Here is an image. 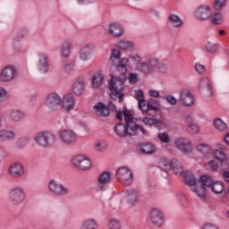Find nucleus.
Instances as JSON below:
<instances>
[{
  "label": "nucleus",
  "instance_id": "393cba45",
  "mask_svg": "<svg viewBox=\"0 0 229 229\" xmlns=\"http://www.w3.org/2000/svg\"><path fill=\"white\" fill-rule=\"evenodd\" d=\"M61 104L65 110H72L74 108V97L71 94H67L61 100Z\"/></svg>",
  "mask_w": 229,
  "mask_h": 229
},
{
  "label": "nucleus",
  "instance_id": "8fccbe9b",
  "mask_svg": "<svg viewBox=\"0 0 229 229\" xmlns=\"http://www.w3.org/2000/svg\"><path fill=\"white\" fill-rule=\"evenodd\" d=\"M120 58H121V50L117 48L112 49L111 56H110V60L111 62H113L112 64H114V62H115V60H119Z\"/></svg>",
  "mask_w": 229,
  "mask_h": 229
},
{
  "label": "nucleus",
  "instance_id": "680f3d73",
  "mask_svg": "<svg viewBox=\"0 0 229 229\" xmlns=\"http://www.w3.org/2000/svg\"><path fill=\"white\" fill-rule=\"evenodd\" d=\"M195 70L197 71V72H199V74H203L206 71V68H205V65L199 64V63H197L195 64Z\"/></svg>",
  "mask_w": 229,
  "mask_h": 229
},
{
  "label": "nucleus",
  "instance_id": "20e7f679",
  "mask_svg": "<svg viewBox=\"0 0 229 229\" xmlns=\"http://www.w3.org/2000/svg\"><path fill=\"white\" fill-rule=\"evenodd\" d=\"M123 117L127 129V135L135 136L139 135L140 131L143 135H148V131L144 127L137 124V119L131 115L129 111H123Z\"/></svg>",
  "mask_w": 229,
  "mask_h": 229
},
{
  "label": "nucleus",
  "instance_id": "1a4fd4ad",
  "mask_svg": "<svg viewBox=\"0 0 229 229\" xmlns=\"http://www.w3.org/2000/svg\"><path fill=\"white\" fill-rule=\"evenodd\" d=\"M78 136L72 130L65 129L59 132V140L64 146H72L76 144Z\"/></svg>",
  "mask_w": 229,
  "mask_h": 229
},
{
  "label": "nucleus",
  "instance_id": "412c9836",
  "mask_svg": "<svg viewBox=\"0 0 229 229\" xmlns=\"http://www.w3.org/2000/svg\"><path fill=\"white\" fill-rule=\"evenodd\" d=\"M72 92L74 96H81L85 92V79L79 77L72 86Z\"/></svg>",
  "mask_w": 229,
  "mask_h": 229
},
{
  "label": "nucleus",
  "instance_id": "72a5a7b5",
  "mask_svg": "<svg viewBox=\"0 0 229 229\" xmlns=\"http://www.w3.org/2000/svg\"><path fill=\"white\" fill-rule=\"evenodd\" d=\"M140 151L145 155H153V153L157 152V147L152 143H145L141 146Z\"/></svg>",
  "mask_w": 229,
  "mask_h": 229
},
{
  "label": "nucleus",
  "instance_id": "69168bd1",
  "mask_svg": "<svg viewBox=\"0 0 229 229\" xmlns=\"http://www.w3.org/2000/svg\"><path fill=\"white\" fill-rule=\"evenodd\" d=\"M202 229H219V226H217L214 224H206L203 225Z\"/></svg>",
  "mask_w": 229,
  "mask_h": 229
},
{
  "label": "nucleus",
  "instance_id": "dca6fc26",
  "mask_svg": "<svg viewBox=\"0 0 229 229\" xmlns=\"http://www.w3.org/2000/svg\"><path fill=\"white\" fill-rule=\"evenodd\" d=\"M9 174L13 178H22L26 174V169L22 164L15 162L9 166Z\"/></svg>",
  "mask_w": 229,
  "mask_h": 229
},
{
  "label": "nucleus",
  "instance_id": "ddd939ff",
  "mask_svg": "<svg viewBox=\"0 0 229 229\" xmlns=\"http://www.w3.org/2000/svg\"><path fill=\"white\" fill-rule=\"evenodd\" d=\"M174 145L181 151L184 154L192 153L194 151V146H192V141L187 138H177L174 140Z\"/></svg>",
  "mask_w": 229,
  "mask_h": 229
},
{
  "label": "nucleus",
  "instance_id": "bb28decb",
  "mask_svg": "<svg viewBox=\"0 0 229 229\" xmlns=\"http://www.w3.org/2000/svg\"><path fill=\"white\" fill-rule=\"evenodd\" d=\"M168 22L173 28H182V26H183V20L174 13L169 15Z\"/></svg>",
  "mask_w": 229,
  "mask_h": 229
},
{
  "label": "nucleus",
  "instance_id": "c9c22d12",
  "mask_svg": "<svg viewBox=\"0 0 229 229\" xmlns=\"http://www.w3.org/2000/svg\"><path fill=\"white\" fill-rule=\"evenodd\" d=\"M196 149L201 155H212L213 153L212 147L203 143L197 145Z\"/></svg>",
  "mask_w": 229,
  "mask_h": 229
},
{
  "label": "nucleus",
  "instance_id": "4be33fe9",
  "mask_svg": "<svg viewBox=\"0 0 229 229\" xmlns=\"http://www.w3.org/2000/svg\"><path fill=\"white\" fill-rule=\"evenodd\" d=\"M94 114L98 117H108L110 111L105 104L98 102L93 106Z\"/></svg>",
  "mask_w": 229,
  "mask_h": 229
},
{
  "label": "nucleus",
  "instance_id": "4468645a",
  "mask_svg": "<svg viewBox=\"0 0 229 229\" xmlns=\"http://www.w3.org/2000/svg\"><path fill=\"white\" fill-rule=\"evenodd\" d=\"M37 67L43 74L49 72V55L47 54L42 52L38 54Z\"/></svg>",
  "mask_w": 229,
  "mask_h": 229
},
{
  "label": "nucleus",
  "instance_id": "338daca9",
  "mask_svg": "<svg viewBox=\"0 0 229 229\" xmlns=\"http://www.w3.org/2000/svg\"><path fill=\"white\" fill-rule=\"evenodd\" d=\"M148 94L151 98H160V93L157 90H149Z\"/></svg>",
  "mask_w": 229,
  "mask_h": 229
},
{
  "label": "nucleus",
  "instance_id": "5fc2aeb1",
  "mask_svg": "<svg viewBox=\"0 0 229 229\" xmlns=\"http://www.w3.org/2000/svg\"><path fill=\"white\" fill-rule=\"evenodd\" d=\"M163 99H165V101L168 103V105H171V106H175L176 103H178V100H176V98L173 95H166L163 97Z\"/></svg>",
  "mask_w": 229,
  "mask_h": 229
},
{
  "label": "nucleus",
  "instance_id": "f3484780",
  "mask_svg": "<svg viewBox=\"0 0 229 229\" xmlns=\"http://www.w3.org/2000/svg\"><path fill=\"white\" fill-rule=\"evenodd\" d=\"M95 49L96 47L92 44L84 45L79 52V60H81V62H89Z\"/></svg>",
  "mask_w": 229,
  "mask_h": 229
},
{
  "label": "nucleus",
  "instance_id": "2f4dec72",
  "mask_svg": "<svg viewBox=\"0 0 229 229\" xmlns=\"http://www.w3.org/2000/svg\"><path fill=\"white\" fill-rule=\"evenodd\" d=\"M103 80H105V75H103L102 72H98L93 75L92 78V86L94 89H98L103 83Z\"/></svg>",
  "mask_w": 229,
  "mask_h": 229
},
{
  "label": "nucleus",
  "instance_id": "2eb2a0df",
  "mask_svg": "<svg viewBox=\"0 0 229 229\" xmlns=\"http://www.w3.org/2000/svg\"><path fill=\"white\" fill-rule=\"evenodd\" d=\"M199 92L203 98H212L214 92L212 91V84L208 78H202L199 85Z\"/></svg>",
  "mask_w": 229,
  "mask_h": 229
},
{
  "label": "nucleus",
  "instance_id": "c03bdc74",
  "mask_svg": "<svg viewBox=\"0 0 229 229\" xmlns=\"http://www.w3.org/2000/svg\"><path fill=\"white\" fill-rule=\"evenodd\" d=\"M210 21L212 24H223V13H215L210 16Z\"/></svg>",
  "mask_w": 229,
  "mask_h": 229
},
{
  "label": "nucleus",
  "instance_id": "7ed1b4c3",
  "mask_svg": "<svg viewBox=\"0 0 229 229\" xmlns=\"http://www.w3.org/2000/svg\"><path fill=\"white\" fill-rule=\"evenodd\" d=\"M34 142L38 148H53L56 145L57 139L55 133L48 131H41L34 137Z\"/></svg>",
  "mask_w": 229,
  "mask_h": 229
},
{
  "label": "nucleus",
  "instance_id": "9d476101",
  "mask_svg": "<svg viewBox=\"0 0 229 229\" xmlns=\"http://www.w3.org/2000/svg\"><path fill=\"white\" fill-rule=\"evenodd\" d=\"M9 199L13 205H22L26 199V191L21 187H16L10 191Z\"/></svg>",
  "mask_w": 229,
  "mask_h": 229
},
{
  "label": "nucleus",
  "instance_id": "aec40b11",
  "mask_svg": "<svg viewBox=\"0 0 229 229\" xmlns=\"http://www.w3.org/2000/svg\"><path fill=\"white\" fill-rule=\"evenodd\" d=\"M107 32L111 37H114V38H119V37H123V33H124V29L123 28V25L119 23H111L108 26Z\"/></svg>",
  "mask_w": 229,
  "mask_h": 229
},
{
  "label": "nucleus",
  "instance_id": "774afa93",
  "mask_svg": "<svg viewBox=\"0 0 229 229\" xmlns=\"http://www.w3.org/2000/svg\"><path fill=\"white\" fill-rule=\"evenodd\" d=\"M223 178L225 182H227V183H229V172L228 171H225L223 173Z\"/></svg>",
  "mask_w": 229,
  "mask_h": 229
},
{
  "label": "nucleus",
  "instance_id": "0e129e2a",
  "mask_svg": "<svg viewBox=\"0 0 229 229\" xmlns=\"http://www.w3.org/2000/svg\"><path fill=\"white\" fill-rule=\"evenodd\" d=\"M78 4H92L96 0H77Z\"/></svg>",
  "mask_w": 229,
  "mask_h": 229
},
{
  "label": "nucleus",
  "instance_id": "79ce46f5",
  "mask_svg": "<svg viewBox=\"0 0 229 229\" xmlns=\"http://www.w3.org/2000/svg\"><path fill=\"white\" fill-rule=\"evenodd\" d=\"M116 47L123 49V51H128V49H133V43L126 40L119 41L116 44Z\"/></svg>",
  "mask_w": 229,
  "mask_h": 229
},
{
  "label": "nucleus",
  "instance_id": "a19ab883",
  "mask_svg": "<svg viewBox=\"0 0 229 229\" xmlns=\"http://www.w3.org/2000/svg\"><path fill=\"white\" fill-rule=\"evenodd\" d=\"M200 185L202 187H212V184L214 183V180L212 179L211 176L208 175H202L199 179Z\"/></svg>",
  "mask_w": 229,
  "mask_h": 229
},
{
  "label": "nucleus",
  "instance_id": "a878e982",
  "mask_svg": "<svg viewBox=\"0 0 229 229\" xmlns=\"http://www.w3.org/2000/svg\"><path fill=\"white\" fill-rule=\"evenodd\" d=\"M72 46V43L69 39H65L61 44V55L64 56V58H69L71 56V47Z\"/></svg>",
  "mask_w": 229,
  "mask_h": 229
},
{
  "label": "nucleus",
  "instance_id": "13d9d810",
  "mask_svg": "<svg viewBox=\"0 0 229 229\" xmlns=\"http://www.w3.org/2000/svg\"><path fill=\"white\" fill-rule=\"evenodd\" d=\"M27 37H28V29L26 28L20 29L16 35V38L18 40L21 38H26Z\"/></svg>",
  "mask_w": 229,
  "mask_h": 229
},
{
  "label": "nucleus",
  "instance_id": "e433bc0d",
  "mask_svg": "<svg viewBox=\"0 0 229 229\" xmlns=\"http://www.w3.org/2000/svg\"><path fill=\"white\" fill-rule=\"evenodd\" d=\"M211 191L214 194H221L225 191V183L223 182H213V184L210 186Z\"/></svg>",
  "mask_w": 229,
  "mask_h": 229
},
{
  "label": "nucleus",
  "instance_id": "39448f33",
  "mask_svg": "<svg viewBox=\"0 0 229 229\" xmlns=\"http://www.w3.org/2000/svg\"><path fill=\"white\" fill-rule=\"evenodd\" d=\"M47 190L50 194L58 198H65V196L71 194V188L56 179H52L48 182Z\"/></svg>",
  "mask_w": 229,
  "mask_h": 229
},
{
  "label": "nucleus",
  "instance_id": "bf43d9fd",
  "mask_svg": "<svg viewBox=\"0 0 229 229\" xmlns=\"http://www.w3.org/2000/svg\"><path fill=\"white\" fill-rule=\"evenodd\" d=\"M6 99H8V91H6V89L0 87V103H4Z\"/></svg>",
  "mask_w": 229,
  "mask_h": 229
},
{
  "label": "nucleus",
  "instance_id": "3c124183",
  "mask_svg": "<svg viewBox=\"0 0 229 229\" xmlns=\"http://www.w3.org/2000/svg\"><path fill=\"white\" fill-rule=\"evenodd\" d=\"M107 226L109 229H121V222L115 218L109 220Z\"/></svg>",
  "mask_w": 229,
  "mask_h": 229
},
{
  "label": "nucleus",
  "instance_id": "cd10ccee",
  "mask_svg": "<svg viewBox=\"0 0 229 229\" xmlns=\"http://www.w3.org/2000/svg\"><path fill=\"white\" fill-rule=\"evenodd\" d=\"M181 175L183 176L184 183L185 185H188V187L196 185V177L194 176V174L191 172H183Z\"/></svg>",
  "mask_w": 229,
  "mask_h": 229
},
{
  "label": "nucleus",
  "instance_id": "9b49d317",
  "mask_svg": "<svg viewBox=\"0 0 229 229\" xmlns=\"http://www.w3.org/2000/svg\"><path fill=\"white\" fill-rule=\"evenodd\" d=\"M17 77V68L13 65L5 66L0 72V81L10 83Z\"/></svg>",
  "mask_w": 229,
  "mask_h": 229
},
{
  "label": "nucleus",
  "instance_id": "423d86ee",
  "mask_svg": "<svg viewBox=\"0 0 229 229\" xmlns=\"http://www.w3.org/2000/svg\"><path fill=\"white\" fill-rule=\"evenodd\" d=\"M62 105V97L56 92L48 93L45 98V106L49 112H56Z\"/></svg>",
  "mask_w": 229,
  "mask_h": 229
},
{
  "label": "nucleus",
  "instance_id": "e2e57ef3",
  "mask_svg": "<svg viewBox=\"0 0 229 229\" xmlns=\"http://www.w3.org/2000/svg\"><path fill=\"white\" fill-rule=\"evenodd\" d=\"M208 165L210 167L211 171H217L219 169V165L216 160H211L208 163Z\"/></svg>",
  "mask_w": 229,
  "mask_h": 229
},
{
  "label": "nucleus",
  "instance_id": "b1692460",
  "mask_svg": "<svg viewBox=\"0 0 229 229\" xmlns=\"http://www.w3.org/2000/svg\"><path fill=\"white\" fill-rule=\"evenodd\" d=\"M125 199L129 205H135L139 201V191L130 189L125 191Z\"/></svg>",
  "mask_w": 229,
  "mask_h": 229
},
{
  "label": "nucleus",
  "instance_id": "4d7b16f0",
  "mask_svg": "<svg viewBox=\"0 0 229 229\" xmlns=\"http://www.w3.org/2000/svg\"><path fill=\"white\" fill-rule=\"evenodd\" d=\"M106 141L103 140H98L95 143V148L97 149V151H105V149H106Z\"/></svg>",
  "mask_w": 229,
  "mask_h": 229
},
{
  "label": "nucleus",
  "instance_id": "09e8293b",
  "mask_svg": "<svg viewBox=\"0 0 229 229\" xmlns=\"http://www.w3.org/2000/svg\"><path fill=\"white\" fill-rule=\"evenodd\" d=\"M213 156H214V158H216V160H218V162L225 160V158L228 157L226 156L225 153L223 152V150H219V149L215 150L213 152Z\"/></svg>",
  "mask_w": 229,
  "mask_h": 229
},
{
  "label": "nucleus",
  "instance_id": "f03ea898",
  "mask_svg": "<svg viewBox=\"0 0 229 229\" xmlns=\"http://www.w3.org/2000/svg\"><path fill=\"white\" fill-rule=\"evenodd\" d=\"M134 98L138 101V106L141 110L142 114H148V115L155 116V114L158 112V101L155 99H149L148 102L144 100V91L142 89L134 90Z\"/></svg>",
  "mask_w": 229,
  "mask_h": 229
},
{
  "label": "nucleus",
  "instance_id": "de8ad7c7",
  "mask_svg": "<svg viewBox=\"0 0 229 229\" xmlns=\"http://www.w3.org/2000/svg\"><path fill=\"white\" fill-rule=\"evenodd\" d=\"M187 131L191 135H196V133L199 132V127L196 125V123L191 122L187 126Z\"/></svg>",
  "mask_w": 229,
  "mask_h": 229
},
{
  "label": "nucleus",
  "instance_id": "6e6552de",
  "mask_svg": "<svg viewBox=\"0 0 229 229\" xmlns=\"http://www.w3.org/2000/svg\"><path fill=\"white\" fill-rule=\"evenodd\" d=\"M72 164L81 171H89L92 167V161L85 155H77L72 158Z\"/></svg>",
  "mask_w": 229,
  "mask_h": 229
},
{
  "label": "nucleus",
  "instance_id": "473e14b6",
  "mask_svg": "<svg viewBox=\"0 0 229 229\" xmlns=\"http://www.w3.org/2000/svg\"><path fill=\"white\" fill-rule=\"evenodd\" d=\"M24 119V113H22L21 110H13L10 114V120L13 123H21Z\"/></svg>",
  "mask_w": 229,
  "mask_h": 229
},
{
  "label": "nucleus",
  "instance_id": "603ef678",
  "mask_svg": "<svg viewBox=\"0 0 229 229\" xmlns=\"http://www.w3.org/2000/svg\"><path fill=\"white\" fill-rule=\"evenodd\" d=\"M128 81L130 85H135L136 83H139V73L137 72H131L128 76Z\"/></svg>",
  "mask_w": 229,
  "mask_h": 229
},
{
  "label": "nucleus",
  "instance_id": "f8f14e48",
  "mask_svg": "<svg viewBox=\"0 0 229 229\" xmlns=\"http://www.w3.org/2000/svg\"><path fill=\"white\" fill-rule=\"evenodd\" d=\"M194 15L198 21H208L212 17V7L208 4H201L195 9Z\"/></svg>",
  "mask_w": 229,
  "mask_h": 229
},
{
  "label": "nucleus",
  "instance_id": "6ab92c4d",
  "mask_svg": "<svg viewBox=\"0 0 229 229\" xmlns=\"http://www.w3.org/2000/svg\"><path fill=\"white\" fill-rule=\"evenodd\" d=\"M180 102L184 106H192L194 105V96L191 93V90L185 89L181 91Z\"/></svg>",
  "mask_w": 229,
  "mask_h": 229
},
{
  "label": "nucleus",
  "instance_id": "c85d7f7f",
  "mask_svg": "<svg viewBox=\"0 0 229 229\" xmlns=\"http://www.w3.org/2000/svg\"><path fill=\"white\" fill-rule=\"evenodd\" d=\"M15 138V132L10 130H1L0 131V142H8Z\"/></svg>",
  "mask_w": 229,
  "mask_h": 229
},
{
  "label": "nucleus",
  "instance_id": "37998d69",
  "mask_svg": "<svg viewBox=\"0 0 229 229\" xmlns=\"http://www.w3.org/2000/svg\"><path fill=\"white\" fill-rule=\"evenodd\" d=\"M107 108L109 112L110 110H112L113 112H116L115 114L116 119H118V121H123V115H124V114L121 111H117V107L115 106L114 102H109L107 105Z\"/></svg>",
  "mask_w": 229,
  "mask_h": 229
},
{
  "label": "nucleus",
  "instance_id": "6e6d98bb",
  "mask_svg": "<svg viewBox=\"0 0 229 229\" xmlns=\"http://www.w3.org/2000/svg\"><path fill=\"white\" fill-rule=\"evenodd\" d=\"M143 123L147 126H153V124H158L159 121L155 118L145 117V118H143Z\"/></svg>",
  "mask_w": 229,
  "mask_h": 229
},
{
  "label": "nucleus",
  "instance_id": "4c0bfd02",
  "mask_svg": "<svg viewBox=\"0 0 229 229\" xmlns=\"http://www.w3.org/2000/svg\"><path fill=\"white\" fill-rule=\"evenodd\" d=\"M98 228V222L96 219H87L84 220L81 229H97Z\"/></svg>",
  "mask_w": 229,
  "mask_h": 229
},
{
  "label": "nucleus",
  "instance_id": "a211bd4d",
  "mask_svg": "<svg viewBox=\"0 0 229 229\" xmlns=\"http://www.w3.org/2000/svg\"><path fill=\"white\" fill-rule=\"evenodd\" d=\"M150 221L154 226L160 228L164 225V214L158 208H153L150 211Z\"/></svg>",
  "mask_w": 229,
  "mask_h": 229
},
{
  "label": "nucleus",
  "instance_id": "58836bf2",
  "mask_svg": "<svg viewBox=\"0 0 229 229\" xmlns=\"http://www.w3.org/2000/svg\"><path fill=\"white\" fill-rule=\"evenodd\" d=\"M171 164H172V160H169L165 157H161L158 162L159 167L161 169H164V171L171 170Z\"/></svg>",
  "mask_w": 229,
  "mask_h": 229
},
{
  "label": "nucleus",
  "instance_id": "a18cd8bd",
  "mask_svg": "<svg viewBox=\"0 0 229 229\" xmlns=\"http://www.w3.org/2000/svg\"><path fill=\"white\" fill-rule=\"evenodd\" d=\"M225 6H226V0H215L213 3V8L216 12H221Z\"/></svg>",
  "mask_w": 229,
  "mask_h": 229
},
{
  "label": "nucleus",
  "instance_id": "f257e3e1",
  "mask_svg": "<svg viewBox=\"0 0 229 229\" xmlns=\"http://www.w3.org/2000/svg\"><path fill=\"white\" fill-rule=\"evenodd\" d=\"M132 64L136 65L135 71L145 74V76L153 74L156 69L164 74L167 72L168 69L167 64L157 57H148L147 61H142V56L135 54L123 58L117 64V71H119L121 75L118 77L113 76L109 82L111 98H117L119 103H123V89L124 87V81H126V75L124 74L128 72L127 67H131Z\"/></svg>",
  "mask_w": 229,
  "mask_h": 229
},
{
  "label": "nucleus",
  "instance_id": "49530a36",
  "mask_svg": "<svg viewBox=\"0 0 229 229\" xmlns=\"http://www.w3.org/2000/svg\"><path fill=\"white\" fill-rule=\"evenodd\" d=\"M157 138L162 144H169V142H171V136H169V133L167 132H160L157 135Z\"/></svg>",
  "mask_w": 229,
  "mask_h": 229
},
{
  "label": "nucleus",
  "instance_id": "052dcab7",
  "mask_svg": "<svg viewBox=\"0 0 229 229\" xmlns=\"http://www.w3.org/2000/svg\"><path fill=\"white\" fill-rule=\"evenodd\" d=\"M221 162V169H223V171H226L227 169H229V158L228 156L226 157H225Z\"/></svg>",
  "mask_w": 229,
  "mask_h": 229
},
{
  "label": "nucleus",
  "instance_id": "f704fd0d",
  "mask_svg": "<svg viewBox=\"0 0 229 229\" xmlns=\"http://www.w3.org/2000/svg\"><path fill=\"white\" fill-rule=\"evenodd\" d=\"M114 131L118 137H126L128 135L126 125L124 123H119L114 127Z\"/></svg>",
  "mask_w": 229,
  "mask_h": 229
},
{
  "label": "nucleus",
  "instance_id": "864d4df0",
  "mask_svg": "<svg viewBox=\"0 0 229 229\" xmlns=\"http://www.w3.org/2000/svg\"><path fill=\"white\" fill-rule=\"evenodd\" d=\"M217 49H219V46H217V44H213V43L206 44V50L208 53H211L212 55H214V53H216Z\"/></svg>",
  "mask_w": 229,
  "mask_h": 229
},
{
  "label": "nucleus",
  "instance_id": "0eeeda50",
  "mask_svg": "<svg viewBox=\"0 0 229 229\" xmlns=\"http://www.w3.org/2000/svg\"><path fill=\"white\" fill-rule=\"evenodd\" d=\"M116 178L123 185H131L133 183V172L127 166H121L116 171Z\"/></svg>",
  "mask_w": 229,
  "mask_h": 229
},
{
  "label": "nucleus",
  "instance_id": "c756f323",
  "mask_svg": "<svg viewBox=\"0 0 229 229\" xmlns=\"http://www.w3.org/2000/svg\"><path fill=\"white\" fill-rule=\"evenodd\" d=\"M171 169L174 171V174L179 176L183 174V165L182 162L176 158L172 159Z\"/></svg>",
  "mask_w": 229,
  "mask_h": 229
},
{
  "label": "nucleus",
  "instance_id": "ea45409f",
  "mask_svg": "<svg viewBox=\"0 0 229 229\" xmlns=\"http://www.w3.org/2000/svg\"><path fill=\"white\" fill-rule=\"evenodd\" d=\"M194 192H196L197 196L201 199H206L207 198V190L204 188L203 185H196L194 189Z\"/></svg>",
  "mask_w": 229,
  "mask_h": 229
},
{
  "label": "nucleus",
  "instance_id": "7c9ffc66",
  "mask_svg": "<svg viewBox=\"0 0 229 229\" xmlns=\"http://www.w3.org/2000/svg\"><path fill=\"white\" fill-rule=\"evenodd\" d=\"M214 126L217 131L225 133L228 131V124L223 121L221 118H216L214 120Z\"/></svg>",
  "mask_w": 229,
  "mask_h": 229
},
{
  "label": "nucleus",
  "instance_id": "5701e85b",
  "mask_svg": "<svg viewBox=\"0 0 229 229\" xmlns=\"http://www.w3.org/2000/svg\"><path fill=\"white\" fill-rule=\"evenodd\" d=\"M110 178H111L110 173L108 172L102 173L98 179L96 191H103V189H105V185H106V183L110 182Z\"/></svg>",
  "mask_w": 229,
  "mask_h": 229
}]
</instances>
